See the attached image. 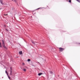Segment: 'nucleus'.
<instances>
[{
  "label": "nucleus",
  "mask_w": 80,
  "mask_h": 80,
  "mask_svg": "<svg viewBox=\"0 0 80 80\" xmlns=\"http://www.w3.org/2000/svg\"><path fill=\"white\" fill-rule=\"evenodd\" d=\"M60 52H62L63 50H64V48H59Z\"/></svg>",
  "instance_id": "f257e3e1"
},
{
  "label": "nucleus",
  "mask_w": 80,
  "mask_h": 80,
  "mask_svg": "<svg viewBox=\"0 0 80 80\" xmlns=\"http://www.w3.org/2000/svg\"><path fill=\"white\" fill-rule=\"evenodd\" d=\"M32 42L33 44H34V45H37V43L36 42H34V41H32Z\"/></svg>",
  "instance_id": "f03ea898"
},
{
  "label": "nucleus",
  "mask_w": 80,
  "mask_h": 80,
  "mask_svg": "<svg viewBox=\"0 0 80 80\" xmlns=\"http://www.w3.org/2000/svg\"><path fill=\"white\" fill-rule=\"evenodd\" d=\"M5 72H6V74H7V75L8 76V78H9V79H10V77H9V76H8V74L7 72V71H5Z\"/></svg>",
  "instance_id": "7ed1b4c3"
},
{
  "label": "nucleus",
  "mask_w": 80,
  "mask_h": 80,
  "mask_svg": "<svg viewBox=\"0 0 80 80\" xmlns=\"http://www.w3.org/2000/svg\"><path fill=\"white\" fill-rule=\"evenodd\" d=\"M0 2L2 5H3V0H0Z\"/></svg>",
  "instance_id": "20e7f679"
},
{
  "label": "nucleus",
  "mask_w": 80,
  "mask_h": 80,
  "mask_svg": "<svg viewBox=\"0 0 80 80\" xmlns=\"http://www.w3.org/2000/svg\"><path fill=\"white\" fill-rule=\"evenodd\" d=\"M2 43L3 44V46L5 45V42H4V41H3V40H2Z\"/></svg>",
  "instance_id": "39448f33"
},
{
  "label": "nucleus",
  "mask_w": 80,
  "mask_h": 80,
  "mask_svg": "<svg viewBox=\"0 0 80 80\" xmlns=\"http://www.w3.org/2000/svg\"><path fill=\"white\" fill-rule=\"evenodd\" d=\"M19 54L20 55H22V51H20L19 52Z\"/></svg>",
  "instance_id": "423d86ee"
},
{
  "label": "nucleus",
  "mask_w": 80,
  "mask_h": 80,
  "mask_svg": "<svg viewBox=\"0 0 80 80\" xmlns=\"http://www.w3.org/2000/svg\"><path fill=\"white\" fill-rule=\"evenodd\" d=\"M41 75H42V73H40L38 74V75H39V76H40Z\"/></svg>",
  "instance_id": "0eeeda50"
},
{
  "label": "nucleus",
  "mask_w": 80,
  "mask_h": 80,
  "mask_svg": "<svg viewBox=\"0 0 80 80\" xmlns=\"http://www.w3.org/2000/svg\"><path fill=\"white\" fill-rule=\"evenodd\" d=\"M10 72H12V68H10Z\"/></svg>",
  "instance_id": "6e6552de"
},
{
  "label": "nucleus",
  "mask_w": 80,
  "mask_h": 80,
  "mask_svg": "<svg viewBox=\"0 0 80 80\" xmlns=\"http://www.w3.org/2000/svg\"><path fill=\"white\" fill-rule=\"evenodd\" d=\"M10 75H12V71L10 72Z\"/></svg>",
  "instance_id": "1a4fd4ad"
},
{
  "label": "nucleus",
  "mask_w": 80,
  "mask_h": 80,
  "mask_svg": "<svg viewBox=\"0 0 80 80\" xmlns=\"http://www.w3.org/2000/svg\"><path fill=\"white\" fill-rule=\"evenodd\" d=\"M23 71H24V72H26V69L24 68V69H23Z\"/></svg>",
  "instance_id": "9d476101"
},
{
  "label": "nucleus",
  "mask_w": 80,
  "mask_h": 80,
  "mask_svg": "<svg viewBox=\"0 0 80 80\" xmlns=\"http://www.w3.org/2000/svg\"><path fill=\"white\" fill-rule=\"evenodd\" d=\"M3 47H4V48H6V46H5V45H3Z\"/></svg>",
  "instance_id": "9b49d317"
},
{
  "label": "nucleus",
  "mask_w": 80,
  "mask_h": 80,
  "mask_svg": "<svg viewBox=\"0 0 80 80\" xmlns=\"http://www.w3.org/2000/svg\"><path fill=\"white\" fill-rule=\"evenodd\" d=\"M0 47H2V44H1V42H0Z\"/></svg>",
  "instance_id": "f8f14e48"
},
{
  "label": "nucleus",
  "mask_w": 80,
  "mask_h": 80,
  "mask_svg": "<svg viewBox=\"0 0 80 80\" xmlns=\"http://www.w3.org/2000/svg\"><path fill=\"white\" fill-rule=\"evenodd\" d=\"M28 62H30V59H29L28 60Z\"/></svg>",
  "instance_id": "ddd939ff"
},
{
  "label": "nucleus",
  "mask_w": 80,
  "mask_h": 80,
  "mask_svg": "<svg viewBox=\"0 0 80 80\" xmlns=\"http://www.w3.org/2000/svg\"><path fill=\"white\" fill-rule=\"evenodd\" d=\"M50 73H51V74H53V72H52V71H50Z\"/></svg>",
  "instance_id": "4468645a"
},
{
  "label": "nucleus",
  "mask_w": 80,
  "mask_h": 80,
  "mask_svg": "<svg viewBox=\"0 0 80 80\" xmlns=\"http://www.w3.org/2000/svg\"><path fill=\"white\" fill-rule=\"evenodd\" d=\"M77 1V2H80V1L78 0H76Z\"/></svg>",
  "instance_id": "2eb2a0df"
},
{
  "label": "nucleus",
  "mask_w": 80,
  "mask_h": 80,
  "mask_svg": "<svg viewBox=\"0 0 80 80\" xmlns=\"http://www.w3.org/2000/svg\"><path fill=\"white\" fill-rule=\"evenodd\" d=\"M12 1H13V2H15V1H16V0H12Z\"/></svg>",
  "instance_id": "dca6fc26"
},
{
  "label": "nucleus",
  "mask_w": 80,
  "mask_h": 80,
  "mask_svg": "<svg viewBox=\"0 0 80 80\" xmlns=\"http://www.w3.org/2000/svg\"><path fill=\"white\" fill-rule=\"evenodd\" d=\"M69 2H70V3L71 2V1L70 0H69Z\"/></svg>",
  "instance_id": "f3484780"
},
{
  "label": "nucleus",
  "mask_w": 80,
  "mask_h": 80,
  "mask_svg": "<svg viewBox=\"0 0 80 80\" xmlns=\"http://www.w3.org/2000/svg\"><path fill=\"white\" fill-rule=\"evenodd\" d=\"M22 65H25V63H22Z\"/></svg>",
  "instance_id": "a211bd4d"
},
{
  "label": "nucleus",
  "mask_w": 80,
  "mask_h": 80,
  "mask_svg": "<svg viewBox=\"0 0 80 80\" xmlns=\"http://www.w3.org/2000/svg\"><path fill=\"white\" fill-rule=\"evenodd\" d=\"M40 8H38V9H40Z\"/></svg>",
  "instance_id": "6ab92c4d"
},
{
  "label": "nucleus",
  "mask_w": 80,
  "mask_h": 80,
  "mask_svg": "<svg viewBox=\"0 0 80 80\" xmlns=\"http://www.w3.org/2000/svg\"><path fill=\"white\" fill-rule=\"evenodd\" d=\"M4 15H7V14H4Z\"/></svg>",
  "instance_id": "aec40b11"
},
{
  "label": "nucleus",
  "mask_w": 80,
  "mask_h": 80,
  "mask_svg": "<svg viewBox=\"0 0 80 80\" xmlns=\"http://www.w3.org/2000/svg\"><path fill=\"white\" fill-rule=\"evenodd\" d=\"M6 30H7V31H8V30L7 29H6Z\"/></svg>",
  "instance_id": "412c9836"
}]
</instances>
